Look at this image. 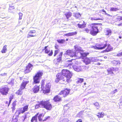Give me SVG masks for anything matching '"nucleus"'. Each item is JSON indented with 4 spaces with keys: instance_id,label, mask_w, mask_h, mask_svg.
<instances>
[{
    "instance_id": "obj_1",
    "label": "nucleus",
    "mask_w": 122,
    "mask_h": 122,
    "mask_svg": "<svg viewBox=\"0 0 122 122\" xmlns=\"http://www.w3.org/2000/svg\"><path fill=\"white\" fill-rule=\"evenodd\" d=\"M62 74L65 79L63 80L64 81L69 82L70 79L71 77L72 74L67 69H63L62 71Z\"/></svg>"
},
{
    "instance_id": "obj_2",
    "label": "nucleus",
    "mask_w": 122,
    "mask_h": 122,
    "mask_svg": "<svg viewBox=\"0 0 122 122\" xmlns=\"http://www.w3.org/2000/svg\"><path fill=\"white\" fill-rule=\"evenodd\" d=\"M43 75V72L39 71L33 77V83H38L40 82V79Z\"/></svg>"
},
{
    "instance_id": "obj_3",
    "label": "nucleus",
    "mask_w": 122,
    "mask_h": 122,
    "mask_svg": "<svg viewBox=\"0 0 122 122\" xmlns=\"http://www.w3.org/2000/svg\"><path fill=\"white\" fill-rule=\"evenodd\" d=\"M29 82V81L27 80H24L23 81L20 89L16 93L18 95H21L22 94V90L25 88L26 85Z\"/></svg>"
},
{
    "instance_id": "obj_4",
    "label": "nucleus",
    "mask_w": 122,
    "mask_h": 122,
    "mask_svg": "<svg viewBox=\"0 0 122 122\" xmlns=\"http://www.w3.org/2000/svg\"><path fill=\"white\" fill-rule=\"evenodd\" d=\"M99 26L97 25H95L91 26L90 29V34L93 36H95L99 32L98 28Z\"/></svg>"
},
{
    "instance_id": "obj_5",
    "label": "nucleus",
    "mask_w": 122,
    "mask_h": 122,
    "mask_svg": "<svg viewBox=\"0 0 122 122\" xmlns=\"http://www.w3.org/2000/svg\"><path fill=\"white\" fill-rule=\"evenodd\" d=\"M44 81L42 80L41 83V88L44 92L46 93H48L50 91L51 84L50 83L47 84L45 87H44Z\"/></svg>"
},
{
    "instance_id": "obj_6",
    "label": "nucleus",
    "mask_w": 122,
    "mask_h": 122,
    "mask_svg": "<svg viewBox=\"0 0 122 122\" xmlns=\"http://www.w3.org/2000/svg\"><path fill=\"white\" fill-rule=\"evenodd\" d=\"M42 105H41V106L42 108H44L47 110H50L52 108V106L48 101H42Z\"/></svg>"
},
{
    "instance_id": "obj_7",
    "label": "nucleus",
    "mask_w": 122,
    "mask_h": 122,
    "mask_svg": "<svg viewBox=\"0 0 122 122\" xmlns=\"http://www.w3.org/2000/svg\"><path fill=\"white\" fill-rule=\"evenodd\" d=\"M107 46L106 41L100 44H97L96 46H94L95 49L102 50L104 49Z\"/></svg>"
},
{
    "instance_id": "obj_8",
    "label": "nucleus",
    "mask_w": 122,
    "mask_h": 122,
    "mask_svg": "<svg viewBox=\"0 0 122 122\" xmlns=\"http://www.w3.org/2000/svg\"><path fill=\"white\" fill-rule=\"evenodd\" d=\"M66 54L70 57H74V58L72 60H75L76 58L77 55L75 52L73 51L70 50H68L66 51Z\"/></svg>"
},
{
    "instance_id": "obj_9",
    "label": "nucleus",
    "mask_w": 122,
    "mask_h": 122,
    "mask_svg": "<svg viewBox=\"0 0 122 122\" xmlns=\"http://www.w3.org/2000/svg\"><path fill=\"white\" fill-rule=\"evenodd\" d=\"M73 68L75 71L79 72L83 70V69L85 68V69H88V67H85V66H76L74 65L73 66Z\"/></svg>"
},
{
    "instance_id": "obj_10",
    "label": "nucleus",
    "mask_w": 122,
    "mask_h": 122,
    "mask_svg": "<svg viewBox=\"0 0 122 122\" xmlns=\"http://www.w3.org/2000/svg\"><path fill=\"white\" fill-rule=\"evenodd\" d=\"M9 88L7 86H4L0 88V92L3 95H6L8 93Z\"/></svg>"
},
{
    "instance_id": "obj_11",
    "label": "nucleus",
    "mask_w": 122,
    "mask_h": 122,
    "mask_svg": "<svg viewBox=\"0 0 122 122\" xmlns=\"http://www.w3.org/2000/svg\"><path fill=\"white\" fill-rule=\"evenodd\" d=\"M70 90V89L66 88L64 90L61 91L58 95H62L63 97H65L69 94Z\"/></svg>"
},
{
    "instance_id": "obj_12",
    "label": "nucleus",
    "mask_w": 122,
    "mask_h": 122,
    "mask_svg": "<svg viewBox=\"0 0 122 122\" xmlns=\"http://www.w3.org/2000/svg\"><path fill=\"white\" fill-rule=\"evenodd\" d=\"M62 55V52H61L57 56V58L54 59V62L55 64H58L61 61Z\"/></svg>"
},
{
    "instance_id": "obj_13",
    "label": "nucleus",
    "mask_w": 122,
    "mask_h": 122,
    "mask_svg": "<svg viewBox=\"0 0 122 122\" xmlns=\"http://www.w3.org/2000/svg\"><path fill=\"white\" fill-rule=\"evenodd\" d=\"M56 79L55 81L56 82H58L59 81L61 80L64 81L63 80L65 79L64 76L61 73H58L56 75Z\"/></svg>"
},
{
    "instance_id": "obj_14",
    "label": "nucleus",
    "mask_w": 122,
    "mask_h": 122,
    "mask_svg": "<svg viewBox=\"0 0 122 122\" xmlns=\"http://www.w3.org/2000/svg\"><path fill=\"white\" fill-rule=\"evenodd\" d=\"M33 68V65L30 63L28 64L26 66V69L24 71V72L25 73H28L31 71Z\"/></svg>"
},
{
    "instance_id": "obj_15",
    "label": "nucleus",
    "mask_w": 122,
    "mask_h": 122,
    "mask_svg": "<svg viewBox=\"0 0 122 122\" xmlns=\"http://www.w3.org/2000/svg\"><path fill=\"white\" fill-rule=\"evenodd\" d=\"M36 31L35 30H30L28 32V34L27 36V38L31 37H34L36 36Z\"/></svg>"
},
{
    "instance_id": "obj_16",
    "label": "nucleus",
    "mask_w": 122,
    "mask_h": 122,
    "mask_svg": "<svg viewBox=\"0 0 122 122\" xmlns=\"http://www.w3.org/2000/svg\"><path fill=\"white\" fill-rule=\"evenodd\" d=\"M28 106L27 105L25 106L23 108V110L21 111L19 110H17L16 112V113L18 115L20 114L21 112L22 113H23L27 111L28 109Z\"/></svg>"
},
{
    "instance_id": "obj_17",
    "label": "nucleus",
    "mask_w": 122,
    "mask_h": 122,
    "mask_svg": "<svg viewBox=\"0 0 122 122\" xmlns=\"http://www.w3.org/2000/svg\"><path fill=\"white\" fill-rule=\"evenodd\" d=\"M107 71L109 74H111L112 76L114 75V72H115V69L114 68L112 67L108 68Z\"/></svg>"
},
{
    "instance_id": "obj_18",
    "label": "nucleus",
    "mask_w": 122,
    "mask_h": 122,
    "mask_svg": "<svg viewBox=\"0 0 122 122\" xmlns=\"http://www.w3.org/2000/svg\"><path fill=\"white\" fill-rule=\"evenodd\" d=\"M75 49V52L77 54H78L77 55H79L78 53L81 51V48L78 46L77 45H76L74 46Z\"/></svg>"
},
{
    "instance_id": "obj_19",
    "label": "nucleus",
    "mask_w": 122,
    "mask_h": 122,
    "mask_svg": "<svg viewBox=\"0 0 122 122\" xmlns=\"http://www.w3.org/2000/svg\"><path fill=\"white\" fill-rule=\"evenodd\" d=\"M53 100L55 102L60 101L61 100V98L58 95H56L54 97Z\"/></svg>"
},
{
    "instance_id": "obj_20",
    "label": "nucleus",
    "mask_w": 122,
    "mask_h": 122,
    "mask_svg": "<svg viewBox=\"0 0 122 122\" xmlns=\"http://www.w3.org/2000/svg\"><path fill=\"white\" fill-rule=\"evenodd\" d=\"M112 32V30L109 28L106 29L105 31V35L108 36H110L111 35Z\"/></svg>"
},
{
    "instance_id": "obj_21",
    "label": "nucleus",
    "mask_w": 122,
    "mask_h": 122,
    "mask_svg": "<svg viewBox=\"0 0 122 122\" xmlns=\"http://www.w3.org/2000/svg\"><path fill=\"white\" fill-rule=\"evenodd\" d=\"M84 113V111H81L79 112L77 114L76 116V117L82 118L83 117Z\"/></svg>"
},
{
    "instance_id": "obj_22",
    "label": "nucleus",
    "mask_w": 122,
    "mask_h": 122,
    "mask_svg": "<svg viewBox=\"0 0 122 122\" xmlns=\"http://www.w3.org/2000/svg\"><path fill=\"white\" fill-rule=\"evenodd\" d=\"M78 54L79 55H80V57H81L82 59H84L87 55L89 54V53H85L83 52L82 53L79 52Z\"/></svg>"
},
{
    "instance_id": "obj_23",
    "label": "nucleus",
    "mask_w": 122,
    "mask_h": 122,
    "mask_svg": "<svg viewBox=\"0 0 122 122\" xmlns=\"http://www.w3.org/2000/svg\"><path fill=\"white\" fill-rule=\"evenodd\" d=\"M39 115V113H37L32 118L31 121V122H37V117Z\"/></svg>"
},
{
    "instance_id": "obj_24",
    "label": "nucleus",
    "mask_w": 122,
    "mask_h": 122,
    "mask_svg": "<svg viewBox=\"0 0 122 122\" xmlns=\"http://www.w3.org/2000/svg\"><path fill=\"white\" fill-rule=\"evenodd\" d=\"M83 62L86 65H88L90 64L91 62V60L90 58L86 57L83 60Z\"/></svg>"
},
{
    "instance_id": "obj_25",
    "label": "nucleus",
    "mask_w": 122,
    "mask_h": 122,
    "mask_svg": "<svg viewBox=\"0 0 122 122\" xmlns=\"http://www.w3.org/2000/svg\"><path fill=\"white\" fill-rule=\"evenodd\" d=\"M77 33L76 32H70L65 34V35L67 36H71L76 35Z\"/></svg>"
},
{
    "instance_id": "obj_26",
    "label": "nucleus",
    "mask_w": 122,
    "mask_h": 122,
    "mask_svg": "<svg viewBox=\"0 0 122 122\" xmlns=\"http://www.w3.org/2000/svg\"><path fill=\"white\" fill-rule=\"evenodd\" d=\"M39 86H36L34 87L33 89V91L34 93H36L39 91Z\"/></svg>"
},
{
    "instance_id": "obj_27",
    "label": "nucleus",
    "mask_w": 122,
    "mask_h": 122,
    "mask_svg": "<svg viewBox=\"0 0 122 122\" xmlns=\"http://www.w3.org/2000/svg\"><path fill=\"white\" fill-rule=\"evenodd\" d=\"M112 48L111 46L109 45H108L107 48L104 51V52H108L109 51H112Z\"/></svg>"
},
{
    "instance_id": "obj_28",
    "label": "nucleus",
    "mask_w": 122,
    "mask_h": 122,
    "mask_svg": "<svg viewBox=\"0 0 122 122\" xmlns=\"http://www.w3.org/2000/svg\"><path fill=\"white\" fill-rule=\"evenodd\" d=\"M64 15L66 16V18L67 19H68L69 17H71V16L72 13L71 12L69 11L65 13Z\"/></svg>"
},
{
    "instance_id": "obj_29",
    "label": "nucleus",
    "mask_w": 122,
    "mask_h": 122,
    "mask_svg": "<svg viewBox=\"0 0 122 122\" xmlns=\"http://www.w3.org/2000/svg\"><path fill=\"white\" fill-rule=\"evenodd\" d=\"M17 102V101H15L12 104V107H11V108L12 109V110L13 111L15 109V106L16 105V103Z\"/></svg>"
},
{
    "instance_id": "obj_30",
    "label": "nucleus",
    "mask_w": 122,
    "mask_h": 122,
    "mask_svg": "<svg viewBox=\"0 0 122 122\" xmlns=\"http://www.w3.org/2000/svg\"><path fill=\"white\" fill-rule=\"evenodd\" d=\"M97 57H94L90 58V59L91 62H94L97 61H98V59H97Z\"/></svg>"
},
{
    "instance_id": "obj_31",
    "label": "nucleus",
    "mask_w": 122,
    "mask_h": 122,
    "mask_svg": "<svg viewBox=\"0 0 122 122\" xmlns=\"http://www.w3.org/2000/svg\"><path fill=\"white\" fill-rule=\"evenodd\" d=\"M45 50V52L46 53H48L50 51V48L48 47V46H46L45 47L44 50Z\"/></svg>"
},
{
    "instance_id": "obj_32",
    "label": "nucleus",
    "mask_w": 122,
    "mask_h": 122,
    "mask_svg": "<svg viewBox=\"0 0 122 122\" xmlns=\"http://www.w3.org/2000/svg\"><path fill=\"white\" fill-rule=\"evenodd\" d=\"M119 10V9L115 7H112L110 8V11H116Z\"/></svg>"
},
{
    "instance_id": "obj_33",
    "label": "nucleus",
    "mask_w": 122,
    "mask_h": 122,
    "mask_svg": "<svg viewBox=\"0 0 122 122\" xmlns=\"http://www.w3.org/2000/svg\"><path fill=\"white\" fill-rule=\"evenodd\" d=\"M7 46L5 45L3 47V49L1 51L2 53H5L7 51L6 48Z\"/></svg>"
},
{
    "instance_id": "obj_34",
    "label": "nucleus",
    "mask_w": 122,
    "mask_h": 122,
    "mask_svg": "<svg viewBox=\"0 0 122 122\" xmlns=\"http://www.w3.org/2000/svg\"><path fill=\"white\" fill-rule=\"evenodd\" d=\"M77 25L79 28H82L86 27V24H77Z\"/></svg>"
},
{
    "instance_id": "obj_35",
    "label": "nucleus",
    "mask_w": 122,
    "mask_h": 122,
    "mask_svg": "<svg viewBox=\"0 0 122 122\" xmlns=\"http://www.w3.org/2000/svg\"><path fill=\"white\" fill-rule=\"evenodd\" d=\"M73 14L74 16L76 17V18H78L81 16V14L79 13H74Z\"/></svg>"
},
{
    "instance_id": "obj_36",
    "label": "nucleus",
    "mask_w": 122,
    "mask_h": 122,
    "mask_svg": "<svg viewBox=\"0 0 122 122\" xmlns=\"http://www.w3.org/2000/svg\"><path fill=\"white\" fill-rule=\"evenodd\" d=\"M42 101H41L39 104H36L35 106V108L37 109L39 107H42L41 106V105H42Z\"/></svg>"
},
{
    "instance_id": "obj_37",
    "label": "nucleus",
    "mask_w": 122,
    "mask_h": 122,
    "mask_svg": "<svg viewBox=\"0 0 122 122\" xmlns=\"http://www.w3.org/2000/svg\"><path fill=\"white\" fill-rule=\"evenodd\" d=\"M29 113L28 112L26 114H25V115H24V116H22V118L23 119V121H24L25 120V119L26 118V117H27V116H28V117L29 116V115H27L28 114H29Z\"/></svg>"
},
{
    "instance_id": "obj_38",
    "label": "nucleus",
    "mask_w": 122,
    "mask_h": 122,
    "mask_svg": "<svg viewBox=\"0 0 122 122\" xmlns=\"http://www.w3.org/2000/svg\"><path fill=\"white\" fill-rule=\"evenodd\" d=\"M42 114L41 113L38 116V117L39 121H40L41 122L42 120Z\"/></svg>"
},
{
    "instance_id": "obj_39",
    "label": "nucleus",
    "mask_w": 122,
    "mask_h": 122,
    "mask_svg": "<svg viewBox=\"0 0 122 122\" xmlns=\"http://www.w3.org/2000/svg\"><path fill=\"white\" fill-rule=\"evenodd\" d=\"M57 41L59 43H63L65 41V40L64 39H60L57 40Z\"/></svg>"
},
{
    "instance_id": "obj_40",
    "label": "nucleus",
    "mask_w": 122,
    "mask_h": 122,
    "mask_svg": "<svg viewBox=\"0 0 122 122\" xmlns=\"http://www.w3.org/2000/svg\"><path fill=\"white\" fill-rule=\"evenodd\" d=\"M98 114V116L100 117L99 118L103 117L104 116V114L103 113H99Z\"/></svg>"
},
{
    "instance_id": "obj_41",
    "label": "nucleus",
    "mask_w": 122,
    "mask_h": 122,
    "mask_svg": "<svg viewBox=\"0 0 122 122\" xmlns=\"http://www.w3.org/2000/svg\"><path fill=\"white\" fill-rule=\"evenodd\" d=\"M84 32L87 33H89L90 32V29L88 28H86L84 30H83Z\"/></svg>"
},
{
    "instance_id": "obj_42",
    "label": "nucleus",
    "mask_w": 122,
    "mask_h": 122,
    "mask_svg": "<svg viewBox=\"0 0 122 122\" xmlns=\"http://www.w3.org/2000/svg\"><path fill=\"white\" fill-rule=\"evenodd\" d=\"M17 121V119L16 117L14 116L13 117L12 121L11 122H16Z\"/></svg>"
},
{
    "instance_id": "obj_43",
    "label": "nucleus",
    "mask_w": 122,
    "mask_h": 122,
    "mask_svg": "<svg viewBox=\"0 0 122 122\" xmlns=\"http://www.w3.org/2000/svg\"><path fill=\"white\" fill-rule=\"evenodd\" d=\"M91 20H101V19L99 18H97L96 17H92Z\"/></svg>"
},
{
    "instance_id": "obj_44",
    "label": "nucleus",
    "mask_w": 122,
    "mask_h": 122,
    "mask_svg": "<svg viewBox=\"0 0 122 122\" xmlns=\"http://www.w3.org/2000/svg\"><path fill=\"white\" fill-rule=\"evenodd\" d=\"M119 105H122V97L120 100V102L119 103Z\"/></svg>"
},
{
    "instance_id": "obj_45",
    "label": "nucleus",
    "mask_w": 122,
    "mask_h": 122,
    "mask_svg": "<svg viewBox=\"0 0 122 122\" xmlns=\"http://www.w3.org/2000/svg\"><path fill=\"white\" fill-rule=\"evenodd\" d=\"M83 79L82 78H80L78 81V82L79 83H81L83 81Z\"/></svg>"
},
{
    "instance_id": "obj_46",
    "label": "nucleus",
    "mask_w": 122,
    "mask_h": 122,
    "mask_svg": "<svg viewBox=\"0 0 122 122\" xmlns=\"http://www.w3.org/2000/svg\"><path fill=\"white\" fill-rule=\"evenodd\" d=\"M112 63L115 65H117V61H113Z\"/></svg>"
},
{
    "instance_id": "obj_47",
    "label": "nucleus",
    "mask_w": 122,
    "mask_h": 122,
    "mask_svg": "<svg viewBox=\"0 0 122 122\" xmlns=\"http://www.w3.org/2000/svg\"><path fill=\"white\" fill-rule=\"evenodd\" d=\"M59 51L58 50H55V53L54 55V56H55L58 53Z\"/></svg>"
},
{
    "instance_id": "obj_48",
    "label": "nucleus",
    "mask_w": 122,
    "mask_h": 122,
    "mask_svg": "<svg viewBox=\"0 0 122 122\" xmlns=\"http://www.w3.org/2000/svg\"><path fill=\"white\" fill-rule=\"evenodd\" d=\"M12 99H13V98L11 97H10V98L9 100V104L8 105V106L10 104V103L11 102V100H12Z\"/></svg>"
},
{
    "instance_id": "obj_49",
    "label": "nucleus",
    "mask_w": 122,
    "mask_h": 122,
    "mask_svg": "<svg viewBox=\"0 0 122 122\" xmlns=\"http://www.w3.org/2000/svg\"><path fill=\"white\" fill-rule=\"evenodd\" d=\"M117 56L120 57L122 56V52H121L119 53L117 55Z\"/></svg>"
},
{
    "instance_id": "obj_50",
    "label": "nucleus",
    "mask_w": 122,
    "mask_h": 122,
    "mask_svg": "<svg viewBox=\"0 0 122 122\" xmlns=\"http://www.w3.org/2000/svg\"><path fill=\"white\" fill-rule=\"evenodd\" d=\"M94 105L97 107H98L99 105V104L98 102H96L94 103Z\"/></svg>"
},
{
    "instance_id": "obj_51",
    "label": "nucleus",
    "mask_w": 122,
    "mask_h": 122,
    "mask_svg": "<svg viewBox=\"0 0 122 122\" xmlns=\"http://www.w3.org/2000/svg\"><path fill=\"white\" fill-rule=\"evenodd\" d=\"M53 54V51L52 50H51L50 53L48 54V55L49 56H51Z\"/></svg>"
},
{
    "instance_id": "obj_52",
    "label": "nucleus",
    "mask_w": 122,
    "mask_h": 122,
    "mask_svg": "<svg viewBox=\"0 0 122 122\" xmlns=\"http://www.w3.org/2000/svg\"><path fill=\"white\" fill-rule=\"evenodd\" d=\"M49 117H50L49 116H48L47 117H45V119L43 120V122H44V121H46L47 119H48L49 118Z\"/></svg>"
},
{
    "instance_id": "obj_53",
    "label": "nucleus",
    "mask_w": 122,
    "mask_h": 122,
    "mask_svg": "<svg viewBox=\"0 0 122 122\" xmlns=\"http://www.w3.org/2000/svg\"><path fill=\"white\" fill-rule=\"evenodd\" d=\"M121 18L120 17H117L116 18V19L117 20L120 21L121 20Z\"/></svg>"
},
{
    "instance_id": "obj_54",
    "label": "nucleus",
    "mask_w": 122,
    "mask_h": 122,
    "mask_svg": "<svg viewBox=\"0 0 122 122\" xmlns=\"http://www.w3.org/2000/svg\"><path fill=\"white\" fill-rule=\"evenodd\" d=\"M76 122H82V121L81 119H78Z\"/></svg>"
},
{
    "instance_id": "obj_55",
    "label": "nucleus",
    "mask_w": 122,
    "mask_h": 122,
    "mask_svg": "<svg viewBox=\"0 0 122 122\" xmlns=\"http://www.w3.org/2000/svg\"><path fill=\"white\" fill-rule=\"evenodd\" d=\"M102 11H103V12H104L105 13V15L107 14V13H106V11L104 9L102 10Z\"/></svg>"
},
{
    "instance_id": "obj_56",
    "label": "nucleus",
    "mask_w": 122,
    "mask_h": 122,
    "mask_svg": "<svg viewBox=\"0 0 122 122\" xmlns=\"http://www.w3.org/2000/svg\"><path fill=\"white\" fill-rule=\"evenodd\" d=\"M19 16H22V13L20 12L19 13Z\"/></svg>"
},
{
    "instance_id": "obj_57",
    "label": "nucleus",
    "mask_w": 122,
    "mask_h": 122,
    "mask_svg": "<svg viewBox=\"0 0 122 122\" xmlns=\"http://www.w3.org/2000/svg\"><path fill=\"white\" fill-rule=\"evenodd\" d=\"M117 92V89H116L113 92V93H116V92Z\"/></svg>"
},
{
    "instance_id": "obj_58",
    "label": "nucleus",
    "mask_w": 122,
    "mask_h": 122,
    "mask_svg": "<svg viewBox=\"0 0 122 122\" xmlns=\"http://www.w3.org/2000/svg\"><path fill=\"white\" fill-rule=\"evenodd\" d=\"M117 61V65H119L120 64V62L119 61Z\"/></svg>"
},
{
    "instance_id": "obj_59",
    "label": "nucleus",
    "mask_w": 122,
    "mask_h": 122,
    "mask_svg": "<svg viewBox=\"0 0 122 122\" xmlns=\"http://www.w3.org/2000/svg\"><path fill=\"white\" fill-rule=\"evenodd\" d=\"M10 6V8H12V9H14V7L13 6Z\"/></svg>"
},
{
    "instance_id": "obj_60",
    "label": "nucleus",
    "mask_w": 122,
    "mask_h": 122,
    "mask_svg": "<svg viewBox=\"0 0 122 122\" xmlns=\"http://www.w3.org/2000/svg\"><path fill=\"white\" fill-rule=\"evenodd\" d=\"M117 25L118 26H122V23H120V24H118Z\"/></svg>"
},
{
    "instance_id": "obj_61",
    "label": "nucleus",
    "mask_w": 122,
    "mask_h": 122,
    "mask_svg": "<svg viewBox=\"0 0 122 122\" xmlns=\"http://www.w3.org/2000/svg\"><path fill=\"white\" fill-rule=\"evenodd\" d=\"M71 60H69L67 61H67V62H71Z\"/></svg>"
},
{
    "instance_id": "obj_62",
    "label": "nucleus",
    "mask_w": 122,
    "mask_h": 122,
    "mask_svg": "<svg viewBox=\"0 0 122 122\" xmlns=\"http://www.w3.org/2000/svg\"><path fill=\"white\" fill-rule=\"evenodd\" d=\"M22 16H19V20H21V19L22 18Z\"/></svg>"
},
{
    "instance_id": "obj_63",
    "label": "nucleus",
    "mask_w": 122,
    "mask_h": 122,
    "mask_svg": "<svg viewBox=\"0 0 122 122\" xmlns=\"http://www.w3.org/2000/svg\"><path fill=\"white\" fill-rule=\"evenodd\" d=\"M55 22H58V20H55Z\"/></svg>"
},
{
    "instance_id": "obj_64",
    "label": "nucleus",
    "mask_w": 122,
    "mask_h": 122,
    "mask_svg": "<svg viewBox=\"0 0 122 122\" xmlns=\"http://www.w3.org/2000/svg\"><path fill=\"white\" fill-rule=\"evenodd\" d=\"M106 15H107V16H111L110 15V14H108L107 13V14H106Z\"/></svg>"
}]
</instances>
